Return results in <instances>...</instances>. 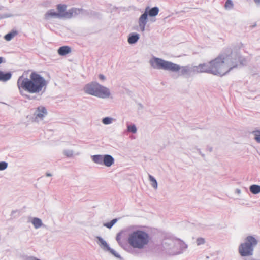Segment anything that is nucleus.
Returning <instances> with one entry per match:
<instances>
[{"mask_svg": "<svg viewBox=\"0 0 260 260\" xmlns=\"http://www.w3.org/2000/svg\"><path fill=\"white\" fill-rule=\"evenodd\" d=\"M27 72H24L20 76L17 82V85L21 94L23 91L31 94H42L45 92L48 82L41 75L35 72H32L29 78Z\"/></svg>", "mask_w": 260, "mask_h": 260, "instance_id": "obj_1", "label": "nucleus"}, {"mask_svg": "<svg viewBox=\"0 0 260 260\" xmlns=\"http://www.w3.org/2000/svg\"><path fill=\"white\" fill-rule=\"evenodd\" d=\"M241 61L239 54L231 52L229 54L222 53L210 61L211 74L223 76L232 69L236 68Z\"/></svg>", "mask_w": 260, "mask_h": 260, "instance_id": "obj_2", "label": "nucleus"}, {"mask_svg": "<svg viewBox=\"0 0 260 260\" xmlns=\"http://www.w3.org/2000/svg\"><path fill=\"white\" fill-rule=\"evenodd\" d=\"M149 63L154 69L162 70L174 73L178 72L180 76H189L191 73H195L194 66H181L155 56H153L150 59Z\"/></svg>", "mask_w": 260, "mask_h": 260, "instance_id": "obj_3", "label": "nucleus"}, {"mask_svg": "<svg viewBox=\"0 0 260 260\" xmlns=\"http://www.w3.org/2000/svg\"><path fill=\"white\" fill-rule=\"evenodd\" d=\"M127 242L131 247L127 251L131 254H136L138 253V250L146 247L149 242V236L146 232L137 230L128 234Z\"/></svg>", "mask_w": 260, "mask_h": 260, "instance_id": "obj_4", "label": "nucleus"}, {"mask_svg": "<svg viewBox=\"0 0 260 260\" xmlns=\"http://www.w3.org/2000/svg\"><path fill=\"white\" fill-rule=\"evenodd\" d=\"M83 91L87 94L101 99L109 98L111 95L110 89L97 82H91L86 84L83 87Z\"/></svg>", "mask_w": 260, "mask_h": 260, "instance_id": "obj_5", "label": "nucleus"}, {"mask_svg": "<svg viewBox=\"0 0 260 260\" xmlns=\"http://www.w3.org/2000/svg\"><path fill=\"white\" fill-rule=\"evenodd\" d=\"M67 6L66 5L59 4L57 6V14L59 19L66 18L70 19L72 17H75L81 13L82 9L76 8H73L66 10Z\"/></svg>", "mask_w": 260, "mask_h": 260, "instance_id": "obj_6", "label": "nucleus"}, {"mask_svg": "<svg viewBox=\"0 0 260 260\" xmlns=\"http://www.w3.org/2000/svg\"><path fill=\"white\" fill-rule=\"evenodd\" d=\"M92 161L99 165H104L107 167H110L114 163V159L112 156L109 154H96L91 156Z\"/></svg>", "mask_w": 260, "mask_h": 260, "instance_id": "obj_7", "label": "nucleus"}, {"mask_svg": "<svg viewBox=\"0 0 260 260\" xmlns=\"http://www.w3.org/2000/svg\"><path fill=\"white\" fill-rule=\"evenodd\" d=\"M175 239L165 240L162 245V250L164 253L169 255H175L176 249L175 248Z\"/></svg>", "mask_w": 260, "mask_h": 260, "instance_id": "obj_8", "label": "nucleus"}, {"mask_svg": "<svg viewBox=\"0 0 260 260\" xmlns=\"http://www.w3.org/2000/svg\"><path fill=\"white\" fill-rule=\"evenodd\" d=\"M148 8H146L144 13L142 14L138 20V31L144 32L145 30V26L148 22Z\"/></svg>", "mask_w": 260, "mask_h": 260, "instance_id": "obj_9", "label": "nucleus"}, {"mask_svg": "<svg viewBox=\"0 0 260 260\" xmlns=\"http://www.w3.org/2000/svg\"><path fill=\"white\" fill-rule=\"evenodd\" d=\"M175 248L176 249L175 255L183 253L188 248L187 244L180 239H175Z\"/></svg>", "mask_w": 260, "mask_h": 260, "instance_id": "obj_10", "label": "nucleus"}, {"mask_svg": "<svg viewBox=\"0 0 260 260\" xmlns=\"http://www.w3.org/2000/svg\"><path fill=\"white\" fill-rule=\"evenodd\" d=\"M195 73H207L211 74V70L210 61L198 66H194Z\"/></svg>", "mask_w": 260, "mask_h": 260, "instance_id": "obj_11", "label": "nucleus"}, {"mask_svg": "<svg viewBox=\"0 0 260 260\" xmlns=\"http://www.w3.org/2000/svg\"><path fill=\"white\" fill-rule=\"evenodd\" d=\"M47 114V111L46 109L43 106L38 107L35 113V120L37 121L42 120L43 118Z\"/></svg>", "mask_w": 260, "mask_h": 260, "instance_id": "obj_12", "label": "nucleus"}, {"mask_svg": "<svg viewBox=\"0 0 260 260\" xmlns=\"http://www.w3.org/2000/svg\"><path fill=\"white\" fill-rule=\"evenodd\" d=\"M52 18H59L57 12L54 9L49 10L44 15V19L49 20Z\"/></svg>", "mask_w": 260, "mask_h": 260, "instance_id": "obj_13", "label": "nucleus"}, {"mask_svg": "<svg viewBox=\"0 0 260 260\" xmlns=\"http://www.w3.org/2000/svg\"><path fill=\"white\" fill-rule=\"evenodd\" d=\"M96 238L98 239L97 243L104 250L107 251L110 248L107 243L101 237L98 236Z\"/></svg>", "mask_w": 260, "mask_h": 260, "instance_id": "obj_14", "label": "nucleus"}, {"mask_svg": "<svg viewBox=\"0 0 260 260\" xmlns=\"http://www.w3.org/2000/svg\"><path fill=\"white\" fill-rule=\"evenodd\" d=\"M140 38V35L137 33H131L128 38V42L130 44L136 43Z\"/></svg>", "mask_w": 260, "mask_h": 260, "instance_id": "obj_15", "label": "nucleus"}, {"mask_svg": "<svg viewBox=\"0 0 260 260\" xmlns=\"http://www.w3.org/2000/svg\"><path fill=\"white\" fill-rule=\"evenodd\" d=\"M58 53L61 56H64L71 52V48L67 46L60 47L58 49Z\"/></svg>", "mask_w": 260, "mask_h": 260, "instance_id": "obj_16", "label": "nucleus"}, {"mask_svg": "<svg viewBox=\"0 0 260 260\" xmlns=\"http://www.w3.org/2000/svg\"><path fill=\"white\" fill-rule=\"evenodd\" d=\"M30 222L33 224L34 228L36 229L41 228L43 225L42 220L37 217L32 218Z\"/></svg>", "mask_w": 260, "mask_h": 260, "instance_id": "obj_17", "label": "nucleus"}, {"mask_svg": "<svg viewBox=\"0 0 260 260\" xmlns=\"http://www.w3.org/2000/svg\"><path fill=\"white\" fill-rule=\"evenodd\" d=\"M12 77L11 73H5L3 71H0V81L6 82L10 80Z\"/></svg>", "mask_w": 260, "mask_h": 260, "instance_id": "obj_18", "label": "nucleus"}, {"mask_svg": "<svg viewBox=\"0 0 260 260\" xmlns=\"http://www.w3.org/2000/svg\"><path fill=\"white\" fill-rule=\"evenodd\" d=\"M63 154L68 158H72L75 155H79L80 153H75L74 151L71 149H64L63 150Z\"/></svg>", "mask_w": 260, "mask_h": 260, "instance_id": "obj_19", "label": "nucleus"}, {"mask_svg": "<svg viewBox=\"0 0 260 260\" xmlns=\"http://www.w3.org/2000/svg\"><path fill=\"white\" fill-rule=\"evenodd\" d=\"M148 10H147L148 15H149L150 17H155L158 14L159 12V8L157 7H153L151 9H149V7Z\"/></svg>", "mask_w": 260, "mask_h": 260, "instance_id": "obj_20", "label": "nucleus"}, {"mask_svg": "<svg viewBox=\"0 0 260 260\" xmlns=\"http://www.w3.org/2000/svg\"><path fill=\"white\" fill-rule=\"evenodd\" d=\"M250 192L253 194H257L260 193V185H252L249 187Z\"/></svg>", "mask_w": 260, "mask_h": 260, "instance_id": "obj_21", "label": "nucleus"}, {"mask_svg": "<svg viewBox=\"0 0 260 260\" xmlns=\"http://www.w3.org/2000/svg\"><path fill=\"white\" fill-rule=\"evenodd\" d=\"M116 121V119L111 117H106L102 119V122L104 125H109Z\"/></svg>", "mask_w": 260, "mask_h": 260, "instance_id": "obj_22", "label": "nucleus"}, {"mask_svg": "<svg viewBox=\"0 0 260 260\" xmlns=\"http://www.w3.org/2000/svg\"><path fill=\"white\" fill-rule=\"evenodd\" d=\"M127 131L133 134H136L137 132L136 126L134 124L126 123Z\"/></svg>", "mask_w": 260, "mask_h": 260, "instance_id": "obj_23", "label": "nucleus"}, {"mask_svg": "<svg viewBox=\"0 0 260 260\" xmlns=\"http://www.w3.org/2000/svg\"><path fill=\"white\" fill-rule=\"evenodd\" d=\"M148 178L149 180L151 182V186L154 189H157V182L155 178L152 176L150 174L148 175Z\"/></svg>", "mask_w": 260, "mask_h": 260, "instance_id": "obj_24", "label": "nucleus"}, {"mask_svg": "<svg viewBox=\"0 0 260 260\" xmlns=\"http://www.w3.org/2000/svg\"><path fill=\"white\" fill-rule=\"evenodd\" d=\"M17 35V32L16 31H13L6 35L4 38L7 41H10Z\"/></svg>", "mask_w": 260, "mask_h": 260, "instance_id": "obj_25", "label": "nucleus"}, {"mask_svg": "<svg viewBox=\"0 0 260 260\" xmlns=\"http://www.w3.org/2000/svg\"><path fill=\"white\" fill-rule=\"evenodd\" d=\"M234 7V4L232 0H227L224 5V8L226 10H231Z\"/></svg>", "mask_w": 260, "mask_h": 260, "instance_id": "obj_26", "label": "nucleus"}, {"mask_svg": "<svg viewBox=\"0 0 260 260\" xmlns=\"http://www.w3.org/2000/svg\"><path fill=\"white\" fill-rule=\"evenodd\" d=\"M252 134L254 136L255 140L260 143V130L253 131Z\"/></svg>", "mask_w": 260, "mask_h": 260, "instance_id": "obj_27", "label": "nucleus"}, {"mask_svg": "<svg viewBox=\"0 0 260 260\" xmlns=\"http://www.w3.org/2000/svg\"><path fill=\"white\" fill-rule=\"evenodd\" d=\"M117 221V219H114L112 220H111L110 222L104 223V226L109 229H111L113 226V225L116 223Z\"/></svg>", "mask_w": 260, "mask_h": 260, "instance_id": "obj_28", "label": "nucleus"}, {"mask_svg": "<svg viewBox=\"0 0 260 260\" xmlns=\"http://www.w3.org/2000/svg\"><path fill=\"white\" fill-rule=\"evenodd\" d=\"M107 251H109L112 254H113L116 257L121 258L120 255L118 253H117L114 250L111 249L110 247L108 249Z\"/></svg>", "mask_w": 260, "mask_h": 260, "instance_id": "obj_29", "label": "nucleus"}, {"mask_svg": "<svg viewBox=\"0 0 260 260\" xmlns=\"http://www.w3.org/2000/svg\"><path fill=\"white\" fill-rule=\"evenodd\" d=\"M8 167V163L5 161L0 162V171L5 170Z\"/></svg>", "mask_w": 260, "mask_h": 260, "instance_id": "obj_30", "label": "nucleus"}, {"mask_svg": "<svg viewBox=\"0 0 260 260\" xmlns=\"http://www.w3.org/2000/svg\"><path fill=\"white\" fill-rule=\"evenodd\" d=\"M196 243L198 246L205 243V240L202 238H198L196 240Z\"/></svg>", "mask_w": 260, "mask_h": 260, "instance_id": "obj_31", "label": "nucleus"}, {"mask_svg": "<svg viewBox=\"0 0 260 260\" xmlns=\"http://www.w3.org/2000/svg\"><path fill=\"white\" fill-rule=\"evenodd\" d=\"M12 16V14H4L2 15H0V19H4L6 18L11 17Z\"/></svg>", "mask_w": 260, "mask_h": 260, "instance_id": "obj_32", "label": "nucleus"}, {"mask_svg": "<svg viewBox=\"0 0 260 260\" xmlns=\"http://www.w3.org/2000/svg\"><path fill=\"white\" fill-rule=\"evenodd\" d=\"M116 240L118 242V244L122 246V243L121 242V235L119 233H118L116 236Z\"/></svg>", "mask_w": 260, "mask_h": 260, "instance_id": "obj_33", "label": "nucleus"}, {"mask_svg": "<svg viewBox=\"0 0 260 260\" xmlns=\"http://www.w3.org/2000/svg\"><path fill=\"white\" fill-rule=\"evenodd\" d=\"M99 78L100 80L102 81H104L106 79L105 76L103 74H99Z\"/></svg>", "mask_w": 260, "mask_h": 260, "instance_id": "obj_34", "label": "nucleus"}, {"mask_svg": "<svg viewBox=\"0 0 260 260\" xmlns=\"http://www.w3.org/2000/svg\"><path fill=\"white\" fill-rule=\"evenodd\" d=\"M235 192L238 195H240L241 193V191L240 189L237 188L235 189Z\"/></svg>", "mask_w": 260, "mask_h": 260, "instance_id": "obj_35", "label": "nucleus"}, {"mask_svg": "<svg viewBox=\"0 0 260 260\" xmlns=\"http://www.w3.org/2000/svg\"><path fill=\"white\" fill-rule=\"evenodd\" d=\"M254 2L257 6H260V0H253Z\"/></svg>", "mask_w": 260, "mask_h": 260, "instance_id": "obj_36", "label": "nucleus"}, {"mask_svg": "<svg viewBox=\"0 0 260 260\" xmlns=\"http://www.w3.org/2000/svg\"><path fill=\"white\" fill-rule=\"evenodd\" d=\"M4 58L2 57H0V64L3 62Z\"/></svg>", "mask_w": 260, "mask_h": 260, "instance_id": "obj_37", "label": "nucleus"}, {"mask_svg": "<svg viewBox=\"0 0 260 260\" xmlns=\"http://www.w3.org/2000/svg\"><path fill=\"white\" fill-rule=\"evenodd\" d=\"M46 175V176H47V177H50V176H52V174H50V173H47Z\"/></svg>", "mask_w": 260, "mask_h": 260, "instance_id": "obj_38", "label": "nucleus"}, {"mask_svg": "<svg viewBox=\"0 0 260 260\" xmlns=\"http://www.w3.org/2000/svg\"><path fill=\"white\" fill-rule=\"evenodd\" d=\"M34 260H40V259H38V258H36V257L34 258Z\"/></svg>", "mask_w": 260, "mask_h": 260, "instance_id": "obj_39", "label": "nucleus"}, {"mask_svg": "<svg viewBox=\"0 0 260 260\" xmlns=\"http://www.w3.org/2000/svg\"><path fill=\"white\" fill-rule=\"evenodd\" d=\"M199 153H200L201 155H202V156H204V155H203V154H202L200 151L199 152Z\"/></svg>", "mask_w": 260, "mask_h": 260, "instance_id": "obj_40", "label": "nucleus"}]
</instances>
